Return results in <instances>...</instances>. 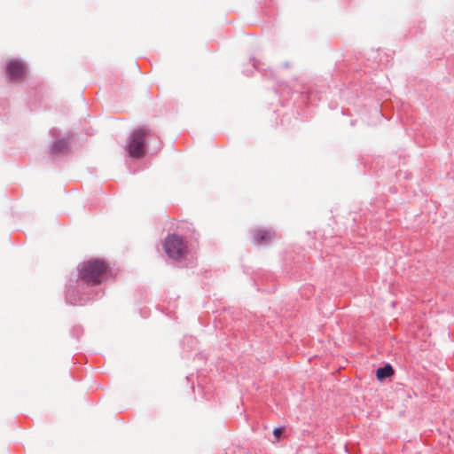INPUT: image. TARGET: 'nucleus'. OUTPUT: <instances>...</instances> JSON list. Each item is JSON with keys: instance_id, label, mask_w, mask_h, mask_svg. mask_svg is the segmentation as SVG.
Wrapping results in <instances>:
<instances>
[{"instance_id": "f257e3e1", "label": "nucleus", "mask_w": 454, "mask_h": 454, "mask_svg": "<svg viewBox=\"0 0 454 454\" xmlns=\"http://www.w3.org/2000/svg\"><path fill=\"white\" fill-rule=\"evenodd\" d=\"M107 272V265L101 260H89L79 268L81 279L91 283L99 284Z\"/></svg>"}, {"instance_id": "f03ea898", "label": "nucleus", "mask_w": 454, "mask_h": 454, "mask_svg": "<svg viewBox=\"0 0 454 454\" xmlns=\"http://www.w3.org/2000/svg\"><path fill=\"white\" fill-rule=\"evenodd\" d=\"M148 132L144 128H139L132 133L128 144V152L132 158H142L145 154V139Z\"/></svg>"}, {"instance_id": "7ed1b4c3", "label": "nucleus", "mask_w": 454, "mask_h": 454, "mask_svg": "<svg viewBox=\"0 0 454 454\" xmlns=\"http://www.w3.org/2000/svg\"><path fill=\"white\" fill-rule=\"evenodd\" d=\"M166 254L174 260H181L187 254V247L182 238L171 235L164 243Z\"/></svg>"}, {"instance_id": "20e7f679", "label": "nucleus", "mask_w": 454, "mask_h": 454, "mask_svg": "<svg viewBox=\"0 0 454 454\" xmlns=\"http://www.w3.org/2000/svg\"><path fill=\"white\" fill-rule=\"evenodd\" d=\"M7 73L12 79L17 80L25 75L26 68L22 62L13 59L7 65Z\"/></svg>"}, {"instance_id": "39448f33", "label": "nucleus", "mask_w": 454, "mask_h": 454, "mask_svg": "<svg viewBox=\"0 0 454 454\" xmlns=\"http://www.w3.org/2000/svg\"><path fill=\"white\" fill-rule=\"evenodd\" d=\"M254 237L257 244H262L273 238V233L267 230H256L254 232Z\"/></svg>"}, {"instance_id": "423d86ee", "label": "nucleus", "mask_w": 454, "mask_h": 454, "mask_svg": "<svg viewBox=\"0 0 454 454\" xmlns=\"http://www.w3.org/2000/svg\"><path fill=\"white\" fill-rule=\"evenodd\" d=\"M393 373L394 370L390 364L380 367L376 371V376L379 380H382L385 378L391 376Z\"/></svg>"}, {"instance_id": "0eeeda50", "label": "nucleus", "mask_w": 454, "mask_h": 454, "mask_svg": "<svg viewBox=\"0 0 454 454\" xmlns=\"http://www.w3.org/2000/svg\"><path fill=\"white\" fill-rule=\"evenodd\" d=\"M68 141L67 139H59L54 142L51 146V153H57L62 152L67 147Z\"/></svg>"}, {"instance_id": "6e6552de", "label": "nucleus", "mask_w": 454, "mask_h": 454, "mask_svg": "<svg viewBox=\"0 0 454 454\" xmlns=\"http://www.w3.org/2000/svg\"><path fill=\"white\" fill-rule=\"evenodd\" d=\"M283 433V429L282 428H275L273 430V434L276 436V437H278L282 434Z\"/></svg>"}]
</instances>
